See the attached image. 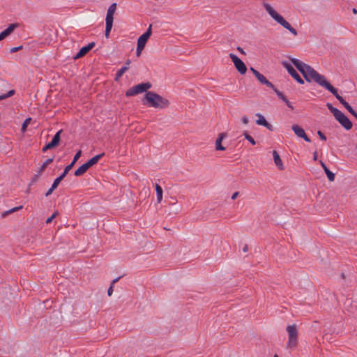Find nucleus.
<instances>
[{
  "instance_id": "nucleus-1",
  "label": "nucleus",
  "mask_w": 357,
  "mask_h": 357,
  "mask_svg": "<svg viewBox=\"0 0 357 357\" xmlns=\"http://www.w3.org/2000/svg\"><path fill=\"white\" fill-rule=\"evenodd\" d=\"M144 104L154 108L164 109L169 105V101L153 91H148L144 96Z\"/></svg>"
},
{
  "instance_id": "nucleus-2",
  "label": "nucleus",
  "mask_w": 357,
  "mask_h": 357,
  "mask_svg": "<svg viewBox=\"0 0 357 357\" xmlns=\"http://www.w3.org/2000/svg\"><path fill=\"white\" fill-rule=\"evenodd\" d=\"M263 6L267 13L272 17L273 19H274V20H275L284 28L289 31L294 36L298 35L297 31L294 27H292L291 25L287 21H286L281 15L278 13L269 3H264Z\"/></svg>"
},
{
  "instance_id": "nucleus-3",
  "label": "nucleus",
  "mask_w": 357,
  "mask_h": 357,
  "mask_svg": "<svg viewBox=\"0 0 357 357\" xmlns=\"http://www.w3.org/2000/svg\"><path fill=\"white\" fill-rule=\"evenodd\" d=\"M305 73L306 77L308 79L306 80L307 82H310L312 80H313L317 84L323 86L328 91L332 86L330 82L326 80V77L317 72L312 67L310 66L307 70H306Z\"/></svg>"
},
{
  "instance_id": "nucleus-4",
  "label": "nucleus",
  "mask_w": 357,
  "mask_h": 357,
  "mask_svg": "<svg viewBox=\"0 0 357 357\" xmlns=\"http://www.w3.org/2000/svg\"><path fill=\"white\" fill-rule=\"evenodd\" d=\"M287 332L288 333V342L287 343V349H294L298 345V332L296 324L289 325L287 327Z\"/></svg>"
},
{
  "instance_id": "nucleus-5",
  "label": "nucleus",
  "mask_w": 357,
  "mask_h": 357,
  "mask_svg": "<svg viewBox=\"0 0 357 357\" xmlns=\"http://www.w3.org/2000/svg\"><path fill=\"white\" fill-rule=\"evenodd\" d=\"M151 86L152 84L150 82H143L127 90L126 92V96L128 97L134 96L143 92H148L147 90L151 89Z\"/></svg>"
},
{
  "instance_id": "nucleus-6",
  "label": "nucleus",
  "mask_w": 357,
  "mask_h": 357,
  "mask_svg": "<svg viewBox=\"0 0 357 357\" xmlns=\"http://www.w3.org/2000/svg\"><path fill=\"white\" fill-rule=\"evenodd\" d=\"M229 58L234 64L236 69L241 75H244L247 72V67L244 62L233 53L229 54Z\"/></svg>"
},
{
  "instance_id": "nucleus-7",
  "label": "nucleus",
  "mask_w": 357,
  "mask_h": 357,
  "mask_svg": "<svg viewBox=\"0 0 357 357\" xmlns=\"http://www.w3.org/2000/svg\"><path fill=\"white\" fill-rule=\"evenodd\" d=\"M334 117L340 123V124L347 130H349L352 128L353 124L351 121L341 111H340L337 114H335Z\"/></svg>"
},
{
  "instance_id": "nucleus-8",
  "label": "nucleus",
  "mask_w": 357,
  "mask_h": 357,
  "mask_svg": "<svg viewBox=\"0 0 357 357\" xmlns=\"http://www.w3.org/2000/svg\"><path fill=\"white\" fill-rule=\"evenodd\" d=\"M282 65L295 80H296L301 84H304V80L301 77L299 74L296 72L291 63L284 61L282 62Z\"/></svg>"
},
{
  "instance_id": "nucleus-9",
  "label": "nucleus",
  "mask_w": 357,
  "mask_h": 357,
  "mask_svg": "<svg viewBox=\"0 0 357 357\" xmlns=\"http://www.w3.org/2000/svg\"><path fill=\"white\" fill-rule=\"evenodd\" d=\"M82 151L79 150L78 151L75 155H74L73 161L68 165L65 169L63 172L56 178V180H59V182L61 183V181L66 177V176L68 174L69 171L74 167L75 162L77 161V160L81 157Z\"/></svg>"
},
{
  "instance_id": "nucleus-10",
  "label": "nucleus",
  "mask_w": 357,
  "mask_h": 357,
  "mask_svg": "<svg viewBox=\"0 0 357 357\" xmlns=\"http://www.w3.org/2000/svg\"><path fill=\"white\" fill-rule=\"evenodd\" d=\"M290 61L295 66L297 70L303 75L305 79L308 80L306 77L305 72L307 70L310 66L296 58H290Z\"/></svg>"
},
{
  "instance_id": "nucleus-11",
  "label": "nucleus",
  "mask_w": 357,
  "mask_h": 357,
  "mask_svg": "<svg viewBox=\"0 0 357 357\" xmlns=\"http://www.w3.org/2000/svg\"><path fill=\"white\" fill-rule=\"evenodd\" d=\"M290 61L295 66L297 70L303 75L305 79L308 80L306 77L305 72L307 70L310 66L296 58H290Z\"/></svg>"
},
{
  "instance_id": "nucleus-12",
  "label": "nucleus",
  "mask_w": 357,
  "mask_h": 357,
  "mask_svg": "<svg viewBox=\"0 0 357 357\" xmlns=\"http://www.w3.org/2000/svg\"><path fill=\"white\" fill-rule=\"evenodd\" d=\"M62 130H59L53 137L51 142L47 144L42 149L43 152H45L49 149H52L59 146L61 140V133Z\"/></svg>"
},
{
  "instance_id": "nucleus-13",
  "label": "nucleus",
  "mask_w": 357,
  "mask_h": 357,
  "mask_svg": "<svg viewBox=\"0 0 357 357\" xmlns=\"http://www.w3.org/2000/svg\"><path fill=\"white\" fill-rule=\"evenodd\" d=\"M328 91L335 96V97L340 101V102L347 109V111L351 113L354 110V109L351 107V105L345 101V100L340 96L338 93L337 89H335L333 86H332Z\"/></svg>"
},
{
  "instance_id": "nucleus-14",
  "label": "nucleus",
  "mask_w": 357,
  "mask_h": 357,
  "mask_svg": "<svg viewBox=\"0 0 357 357\" xmlns=\"http://www.w3.org/2000/svg\"><path fill=\"white\" fill-rule=\"evenodd\" d=\"M250 70L252 72L255 77L259 81L261 84L266 85L267 87L271 89H274V85L269 82L262 74H261L259 71L255 70L254 68L251 67Z\"/></svg>"
},
{
  "instance_id": "nucleus-15",
  "label": "nucleus",
  "mask_w": 357,
  "mask_h": 357,
  "mask_svg": "<svg viewBox=\"0 0 357 357\" xmlns=\"http://www.w3.org/2000/svg\"><path fill=\"white\" fill-rule=\"evenodd\" d=\"M96 45L94 42L89 43L87 45L82 47L78 53L73 56V59L76 60L85 56L91 50H92Z\"/></svg>"
},
{
  "instance_id": "nucleus-16",
  "label": "nucleus",
  "mask_w": 357,
  "mask_h": 357,
  "mask_svg": "<svg viewBox=\"0 0 357 357\" xmlns=\"http://www.w3.org/2000/svg\"><path fill=\"white\" fill-rule=\"evenodd\" d=\"M292 130L298 137L303 139L305 142H310V139L306 135L305 130L299 126L295 124L291 127Z\"/></svg>"
},
{
  "instance_id": "nucleus-17",
  "label": "nucleus",
  "mask_w": 357,
  "mask_h": 357,
  "mask_svg": "<svg viewBox=\"0 0 357 357\" xmlns=\"http://www.w3.org/2000/svg\"><path fill=\"white\" fill-rule=\"evenodd\" d=\"M18 26V24L13 23L10 24L8 28H6L4 31L0 33V41L8 36L10 34H11L15 28Z\"/></svg>"
},
{
  "instance_id": "nucleus-18",
  "label": "nucleus",
  "mask_w": 357,
  "mask_h": 357,
  "mask_svg": "<svg viewBox=\"0 0 357 357\" xmlns=\"http://www.w3.org/2000/svg\"><path fill=\"white\" fill-rule=\"evenodd\" d=\"M256 116L258 117V119L256 121L257 124L259 126H263L271 131L273 130V126L266 120V119L262 114H257Z\"/></svg>"
},
{
  "instance_id": "nucleus-19",
  "label": "nucleus",
  "mask_w": 357,
  "mask_h": 357,
  "mask_svg": "<svg viewBox=\"0 0 357 357\" xmlns=\"http://www.w3.org/2000/svg\"><path fill=\"white\" fill-rule=\"evenodd\" d=\"M227 137L225 132H221L218 135V138L215 141V149L217 151H224L225 147L222 145V140Z\"/></svg>"
},
{
  "instance_id": "nucleus-20",
  "label": "nucleus",
  "mask_w": 357,
  "mask_h": 357,
  "mask_svg": "<svg viewBox=\"0 0 357 357\" xmlns=\"http://www.w3.org/2000/svg\"><path fill=\"white\" fill-rule=\"evenodd\" d=\"M116 3H113L112 4L110 5V6L109 7V8L107 10L105 20L113 22V20H114L113 15L116 11Z\"/></svg>"
},
{
  "instance_id": "nucleus-21",
  "label": "nucleus",
  "mask_w": 357,
  "mask_h": 357,
  "mask_svg": "<svg viewBox=\"0 0 357 357\" xmlns=\"http://www.w3.org/2000/svg\"><path fill=\"white\" fill-rule=\"evenodd\" d=\"M273 155L275 165L278 167L280 170H283L284 167L282 164V160L278 153L275 150L273 151Z\"/></svg>"
},
{
  "instance_id": "nucleus-22",
  "label": "nucleus",
  "mask_w": 357,
  "mask_h": 357,
  "mask_svg": "<svg viewBox=\"0 0 357 357\" xmlns=\"http://www.w3.org/2000/svg\"><path fill=\"white\" fill-rule=\"evenodd\" d=\"M319 163H320L321 166L322 167L323 169L324 170V172L326 173L328 179L330 181H333L335 180V174L333 173L332 172H331L328 169V167H326V165L322 160H320Z\"/></svg>"
},
{
  "instance_id": "nucleus-23",
  "label": "nucleus",
  "mask_w": 357,
  "mask_h": 357,
  "mask_svg": "<svg viewBox=\"0 0 357 357\" xmlns=\"http://www.w3.org/2000/svg\"><path fill=\"white\" fill-rule=\"evenodd\" d=\"M90 168L89 165L87 164V162L81 165L78 169H77L75 171V176H80L83 175L84 173L86 172V171Z\"/></svg>"
},
{
  "instance_id": "nucleus-24",
  "label": "nucleus",
  "mask_w": 357,
  "mask_h": 357,
  "mask_svg": "<svg viewBox=\"0 0 357 357\" xmlns=\"http://www.w3.org/2000/svg\"><path fill=\"white\" fill-rule=\"evenodd\" d=\"M105 155V153H102L100 154L96 155L92 158H91L89 160H88L86 162L89 165L90 167L96 165L100 158H102Z\"/></svg>"
},
{
  "instance_id": "nucleus-25",
  "label": "nucleus",
  "mask_w": 357,
  "mask_h": 357,
  "mask_svg": "<svg viewBox=\"0 0 357 357\" xmlns=\"http://www.w3.org/2000/svg\"><path fill=\"white\" fill-rule=\"evenodd\" d=\"M155 189L156 191L157 202L158 203H160L162 199V193H163L162 189L161 186L158 183L155 184Z\"/></svg>"
},
{
  "instance_id": "nucleus-26",
  "label": "nucleus",
  "mask_w": 357,
  "mask_h": 357,
  "mask_svg": "<svg viewBox=\"0 0 357 357\" xmlns=\"http://www.w3.org/2000/svg\"><path fill=\"white\" fill-rule=\"evenodd\" d=\"M129 69V66H123L119 69L115 75V81H119L123 75Z\"/></svg>"
},
{
  "instance_id": "nucleus-27",
  "label": "nucleus",
  "mask_w": 357,
  "mask_h": 357,
  "mask_svg": "<svg viewBox=\"0 0 357 357\" xmlns=\"http://www.w3.org/2000/svg\"><path fill=\"white\" fill-rule=\"evenodd\" d=\"M105 22H106V26H105V36L107 38H108L109 36V33L112 30V26H113V22L105 20Z\"/></svg>"
},
{
  "instance_id": "nucleus-28",
  "label": "nucleus",
  "mask_w": 357,
  "mask_h": 357,
  "mask_svg": "<svg viewBox=\"0 0 357 357\" xmlns=\"http://www.w3.org/2000/svg\"><path fill=\"white\" fill-rule=\"evenodd\" d=\"M59 183H60L59 182V180L54 179L51 188L45 193V197L50 196L53 192V191L58 187Z\"/></svg>"
},
{
  "instance_id": "nucleus-29",
  "label": "nucleus",
  "mask_w": 357,
  "mask_h": 357,
  "mask_svg": "<svg viewBox=\"0 0 357 357\" xmlns=\"http://www.w3.org/2000/svg\"><path fill=\"white\" fill-rule=\"evenodd\" d=\"M148 38H146V37L143 36H140L137 40V46H139L140 47H142L143 49L144 48L145 45H146V43H147L148 41Z\"/></svg>"
},
{
  "instance_id": "nucleus-30",
  "label": "nucleus",
  "mask_w": 357,
  "mask_h": 357,
  "mask_svg": "<svg viewBox=\"0 0 357 357\" xmlns=\"http://www.w3.org/2000/svg\"><path fill=\"white\" fill-rule=\"evenodd\" d=\"M121 278H122V276H119V277L114 279L112 281L110 287H109V289L107 290V294H108L109 296H111L112 295L113 287H114V284L116 283Z\"/></svg>"
},
{
  "instance_id": "nucleus-31",
  "label": "nucleus",
  "mask_w": 357,
  "mask_h": 357,
  "mask_svg": "<svg viewBox=\"0 0 357 357\" xmlns=\"http://www.w3.org/2000/svg\"><path fill=\"white\" fill-rule=\"evenodd\" d=\"M54 160V157L53 158H48L44 162L43 164L41 165V167H40V169H39V173H41L42 172H43L46 168L47 167L53 162Z\"/></svg>"
},
{
  "instance_id": "nucleus-32",
  "label": "nucleus",
  "mask_w": 357,
  "mask_h": 357,
  "mask_svg": "<svg viewBox=\"0 0 357 357\" xmlns=\"http://www.w3.org/2000/svg\"><path fill=\"white\" fill-rule=\"evenodd\" d=\"M22 206H17V207H14L8 211H4L3 213H2V217H6V215L13 213V212H15L20 209H22Z\"/></svg>"
},
{
  "instance_id": "nucleus-33",
  "label": "nucleus",
  "mask_w": 357,
  "mask_h": 357,
  "mask_svg": "<svg viewBox=\"0 0 357 357\" xmlns=\"http://www.w3.org/2000/svg\"><path fill=\"white\" fill-rule=\"evenodd\" d=\"M15 91L12 89V90H10L9 91H8L6 93L1 95L0 96V101L4 100L6 98H8L9 97H11L12 96H13L15 94Z\"/></svg>"
},
{
  "instance_id": "nucleus-34",
  "label": "nucleus",
  "mask_w": 357,
  "mask_h": 357,
  "mask_svg": "<svg viewBox=\"0 0 357 357\" xmlns=\"http://www.w3.org/2000/svg\"><path fill=\"white\" fill-rule=\"evenodd\" d=\"M326 107L330 110V112L335 116L337 114L340 110L337 109V108L334 107L331 103L328 102L326 104Z\"/></svg>"
},
{
  "instance_id": "nucleus-35",
  "label": "nucleus",
  "mask_w": 357,
  "mask_h": 357,
  "mask_svg": "<svg viewBox=\"0 0 357 357\" xmlns=\"http://www.w3.org/2000/svg\"><path fill=\"white\" fill-rule=\"evenodd\" d=\"M272 89L274 91V92L276 93V95L278 96V97L279 98H280L282 101L286 100V99H287L286 96L281 91H280L275 86H274V89Z\"/></svg>"
},
{
  "instance_id": "nucleus-36",
  "label": "nucleus",
  "mask_w": 357,
  "mask_h": 357,
  "mask_svg": "<svg viewBox=\"0 0 357 357\" xmlns=\"http://www.w3.org/2000/svg\"><path fill=\"white\" fill-rule=\"evenodd\" d=\"M243 135L245 137V138L249 141L252 145H255L256 144V141L254 139V138L250 136L246 131H245L243 132Z\"/></svg>"
},
{
  "instance_id": "nucleus-37",
  "label": "nucleus",
  "mask_w": 357,
  "mask_h": 357,
  "mask_svg": "<svg viewBox=\"0 0 357 357\" xmlns=\"http://www.w3.org/2000/svg\"><path fill=\"white\" fill-rule=\"evenodd\" d=\"M31 118L29 117L24 120L22 125V130L24 132L26 130L28 125L30 123Z\"/></svg>"
},
{
  "instance_id": "nucleus-38",
  "label": "nucleus",
  "mask_w": 357,
  "mask_h": 357,
  "mask_svg": "<svg viewBox=\"0 0 357 357\" xmlns=\"http://www.w3.org/2000/svg\"><path fill=\"white\" fill-rule=\"evenodd\" d=\"M152 25L150 24L149 25V27L148 28V29L146 30V31L145 33H144L142 36L146 37V38H149L150 36H151V33H152Z\"/></svg>"
},
{
  "instance_id": "nucleus-39",
  "label": "nucleus",
  "mask_w": 357,
  "mask_h": 357,
  "mask_svg": "<svg viewBox=\"0 0 357 357\" xmlns=\"http://www.w3.org/2000/svg\"><path fill=\"white\" fill-rule=\"evenodd\" d=\"M59 215V212L58 211H55L50 217H49L47 220H46V223L47 224H49V223H51L52 221Z\"/></svg>"
},
{
  "instance_id": "nucleus-40",
  "label": "nucleus",
  "mask_w": 357,
  "mask_h": 357,
  "mask_svg": "<svg viewBox=\"0 0 357 357\" xmlns=\"http://www.w3.org/2000/svg\"><path fill=\"white\" fill-rule=\"evenodd\" d=\"M40 173H39V172H38V174H35L32 178H31V182H30V184H29V186L33 185V183H35L38 178L40 177Z\"/></svg>"
},
{
  "instance_id": "nucleus-41",
  "label": "nucleus",
  "mask_w": 357,
  "mask_h": 357,
  "mask_svg": "<svg viewBox=\"0 0 357 357\" xmlns=\"http://www.w3.org/2000/svg\"><path fill=\"white\" fill-rule=\"evenodd\" d=\"M22 48H23L22 45H20V46H17V47H13V48H11L10 50V52L14 53V52H16L22 50Z\"/></svg>"
},
{
  "instance_id": "nucleus-42",
  "label": "nucleus",
  "mask_w": 357,
  "mask_h": 357,
  "mask_svg": "<svg viewBox=\"0 0 357 357\" xmlns=\"http://www.w3.org/2000/svg\"><path fill=\"white\" fill-rule=\"evenodd\" d=\"M317 135H319V138L321 139V140H324V141H326V135L321 131V130H318L317 131Z\"/></svg>"
},
{
  "instance_id": "nucleus-43",
  "label": "nucleus",
  "mask_w": 357,
  "mask_h": 357,
  "mask_svg": "<svg viewBox=\"0 0 357 357\" xmlns=\"http://www.w3.org/2000/svg\"><path fill=\"white\" fill-rule=\"evenodd\" d=\"M144 49L142 47H140L139 46H137V51H136V55L137 56H140L141 53Z\"/></svg>"
},
{
  "instance_id": "nucleus-44",
  "label": "nucleus",
  "mask_w": 357,
  "mask_h": 357,
  "mask_svg": "<svg viewBox=\"0 0 357 357\" xmlns=\"http://www.w3.org/2000/svg\"><path fill=\"white\" fill-rule=\"evenodd\" d=\"M284 102L289 108H290L291 109H294V107L292 106L291 103L289 101L287 98Z\"/></svg>"
},
{
  "instance_id": "nucleus-45",
  "label": "nucleus",
  "mask_w": 357,
  "mask_h": 357,
  "mask_svg": "<svg viewBox=\"0 0 357 357\" xmlns=\"http://www.w3.org/2000/svg\"><path fill=\"white\" fill-rule=\"evenodd\" d=\"M241 121H242L243 123H244L245 125L248 124L249 122V119L246 116H243L241 118Z\"/></svg>"
},
{
  "instance_id": "nucleus-46",
  "label": "nucleus",
  "mask_w": 357,
  "mask_h": 357,
  "mask_svg": "<svg viewBox=\"0 0 357 357\" xmlns=\"http://www.w3.org/2000/svg\"><path fill=\"white\" fill-rule=\"evenodd\" d=\"M239 195V192H235L232 196H231V199L234 200L235 199H236V197L238 196Z\"/></svg>"
},
{
  "instance_id": "nucleus-47",
  "label": "nucleus",
  "mask_w": 357,
  "mask_h": 357,
  "mask_svg": "<svg viewBox=\"0 0 357 357\" xmlns=\"http://www.w3.org/2000/svg\"><path fill=\"white\" fill-rule=\"evenodd\" d=\"M237 50H238L241 54H244V55L245 54V51H244V50H243V48H241V47H237Z\"/></svg>"
},
{
  "instance_id": "nucleus-48",
  "label": "nucleus",
  "mask_w": 357,
  "mask_h": 357,
  "mask_svg": "<svg viewBox=\"0 0 357 357\" xmlns=\"http://www.w3.org/2000/svg\"><path fill=\"white\" fill-rule=\"evenodd\" d=\"M313 160L316 161L317 160V152L314 151L313 153Z\"/></svg>"
},
{
  "instance_id": "nucleus-49",
  "label": "nucleus",
  "mask_w": 357,
  "mask_h": 357,
  "mask_svg": "<svg viewBox=\"0 0 357 357\" xmlns=\"http://www.w3.org/2000/svg\"><path fill=\"white\" fill-rule=\"evenodd\" d=\"M248 245L245 244L243 248V252H248Z\"/></svg>"
},
{
  "instance_id": "nucleus-50",
  "label": "nucleus",
  "mask_w": 357,
  "mask_h": 357,
  "mask_svg": "<svg viewBox=\"0 0 357 357\" xmlns=\"http://www.w3.org/2000/svg\"><path fill=\"white\" fill-rule=\"evenodd\" d=\"M350 114H352L357 119V113L355 112V110H353L352 112H351Z\"/></svg>"
},
{
  "instance_id": "nucleus-51",
  "label": "nucleus",
  "mask_w": 357,
  "mask_h": 357,
  "mask_svg": "<svg viewBox=\"0 0 357 357\" xmlns=\"http://www.w3.org/2000/svg\"><path fill=\"white\" fill-rule=\"evenodd\" d=\"M130 63H131V61L130 59H127L126 63H125V64H126L125 66H128Z\"/></svg>"
},
{
  "instance_id": "nucleus-52",
  "label": "nucleus",
  "mask_w": 357,
  "mask_h": 357,
  "mask_svg": "<svg viewBox=\"0 0 357 357\" xmlns=\"http://www.w3.org/2000/svg\"><path fill=\"white\" fill-rule=\"evenodd\" d=\"M352 11H353V13H354V14H357V10H356V8H353Z\"/></svg>"
},
{
  "instance_id": "nucleus-53",
  "label": "nucleus",
  "mask_w": 357,
  "mask_h": 357,
  "mask_svg": "<svg viewBox=\"0 0 357 357\" xmlns=\"http://www.w3.org/2000/svg\"><path fill=\"white\" fill-rule=\"evenodd\" d=\"M341 278H342V279H344V278H345V275H344V273H342V274H341Z\"/></svg>"
},
{
  "instance_id": "nucleus-54",
  "label": "nucleus",
  "mask_w": 357,
  "mask_h": 357,
  "mask_svg": "<svg viewBox=\"0 0 357 357\" xmlns=\"http://www.w3.org/2000/svg\"><path fill=\"white\" fill-rule=\"evenodd\" d=\"M347 302H349V299H348V298L346 300V302L344 303V304L346 305Z\"/></svg>"
},
{
  "instance_id": "nucleus-55",
  "label": "nucleus",
  "mask_w": 357,
  "mask_h": 357,
  "mask_svg": "<svg viewBox=\"0 0 357 357\" xmlns=\"http://www.w3.org/2000/svg\"><path fill=\"white\" fill-rule=\"evenodd\" d=\"M29 190H30V189H29V188H28V189H27V190H26V191H27V192H29Z\"/></svg>"
},
{
  "instance_id": "nucleus-56",
  "label": "nucleus",
  "mask_w": 357,
  "mask_h": 357,
  "mask_svg": "<svg viewBox=\"0 0 357 357\" xmlns=\"http://www.w3.org/2000/svg\"><path fill=\"white\" fill-rule=\"evenodd\" d=\"M273 357H279L277 354H275Z\"/></svg>"
},
{
  "instance_id": "nucleus-57",
  "label": "nucleus",
  "mask_w": 357,
  "mask_h": 357,
  "mask_svg": "<svg viewBox=\"0 0 357 357\" xmlns=\"http://www.w3.org/2000/svg\"><path fill=\"white\" fill-rule=\"evenodd\" d=\"M356 149H357V144H356Z\"/></svg>"
}]
</instances>
